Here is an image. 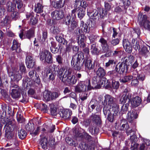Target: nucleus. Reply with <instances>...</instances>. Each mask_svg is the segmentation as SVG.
I'll return each instance as SVG.
<instances>
[{
	"label": "nucleus",
	"mask_w": 150,
	"mask_h": 150,
	"mask_svg": "<svg viewBox=\"0 0 150 150\" xmlns=\"http://www.w3.org/2000/svg\"><path fill=\"white\" fill-rule=\"evenodd\" d=\"M122 2L125 9H127L131 4L129 0H122Z\"/></svg>",
	"instance_id": "60"
},
{
	"label": "nucleus",
	"mask_w": 150,
	"mask_h": 150,
	"mask_svg": "<svg viewBox=\"0 0 150 150\" xmlns=\"http://www.w3.org/2000/svg\"><path fill=\"white\" fill-rule=\"evenodd\" d=\"M80 29H77L76 33L77 35L76 40L79 45L81 47L83 48L85 46L84 40L85 37L84 35L82 34V32L87 33L89 32L88 26L87 24H84L83 21H81Z\"/></svg>",
	"instance_id": "4"
},
{
	"label": "nucleus",
	"mask_w": 150,
	"mask_h": 150,
	"mask_svg": "<svg viewBox=\"0 0 150 150\" xmlns=\"http://www.w3.org/2000/svg\"><path fill=\"white\" fill-rule=\"evenodd\" d=\"M91 120L96 124L99 125L101 123L100 117L99 115H92L90 117Z\"/></svg>",
	"instance_id": "30"
},
{
	"label": "nucleus",
	"mask_w": 150,
	"mask_h": 150,
	"mask_svg": "<svg viewBox=\"0 0 150 150\" xmlns=\"http://www.w3.org/2000/svg\"><path fill=\"white\" fill-rule=\"evenodd\" d=\"M129 106V104L128 103L123 105L121 107V112L122 113H125L127 111Z\"/></svg>",
	"instance_id": "58"
},
{
	"label": "nucleus",
	"mask_w": 150,
	"mask_h": 150,
	"mask_svg": "<svg viewBox=\"0 0 150 150\" xmlns=\"http://www.w3.org/2000/svg\"><path fill=\"white\" fill-rule=\"evenodd\" d=\"M91 53L94 55L98 54L99 53L98 48L96 46L95 44H93L91 45Z\"/></svg>",
	"instance_id": "43"
},
{
	"label": "nucleus",
	"mask_w": 150,
	"mask_h": 150,
	"mask_svg": "<svg viewBox=\"0 0 150 150\" xmlns=\"http://www.w3.org/2000/svg\"><path fill=\"white\" fill-rule=\"evenodd\" d=\"M123 45L125 51L127 52L130 53L132 51V47L130 43L127 39H124L123 40Z\"/></svg>",
	"instance_id": "23"
},
{
	"label": "nucleus",
	"mask_w": 150,
	"mask_h": 150,
	"mask_svg": "<svg viewBox=\"0 0 150 150\" xmlns=\"http://www.w3.org/2000/svg\"><path fill=\"white\" fill-rule=\"evenodd\" d=\"M96 73L97 76L103 79H105L104 77L105 75V71L103 68L100 67L97 70Z\"/></svg>",
	"instance_id": "26"
},
{
	"label": "nucleus",
	"mask_w": 150,
	"mask_h": 150,
	"mask_svg": "<svg viewBox=\"0 0 150 150\" xmlns=\"http://www.w3.org/2000/svg\"><path fill=\"white\" fill-rule=\"evenodd\" d=\"M52 5L54 7L56 8H59L62 7L63 6V3L61 0H60L58 1L52 2Z\"/></svg>",
	"instance_id": "44"
},
{
	"label": "nucleus",
	"mask_w": 150,
	"mask_h": 150,
	"mask_svg": "<svg viewBox=\"0 0 150 150\" xmlns=\"http://www.w3.org/2000/svg\"><path fill=\"white\" fill-rule=\"evenodd\" d=\"M83 58V54L81 52H79L72 56L71 64L74 69L80 70L83 67V64H84L86 69L91 70L94 68V65L92 64V61L90 60H84L83 62H81V60Z\"/></svg>",
	"instance_id": "2"
},
{
	"label": "nucleus",
	"mask_w": 150,
	"mask_h": 150,
	"mask_svg": "<svg viewBox=\"0 0 150 150\" xmlns=\"http://www.w3.org/2000/svg\"><path fill=\"white\" fill-rule=\"evenodd\" d=\"M10 83V91H11L21 89L20 87L17 84H16L13 81H11Z\"/></svg>",
	"instance_id": "36"
},
{
	"label": "nucleus",
	"mask_w": 150,
	"mask_h": 150,
	"mask_svg": "<svg viewBox=\"0 0 150 150\" xmlns=\"http://www.w3.org/2000/svg\"><path fill=\"white\" fill-rule=\"evenodd\" d=\"M6 136L8 137L10 135V132L13 130H17L18 127L14 121L9 120L4 126Z\"/></svg>",
	"instance_id": "9"
},
{
	"label": "nucleus",
	"mask_w": 150,
	"mask_h": 150,
	"mask_svg": "<svg viewBox=\"0 0 150 150\" xmlns=\"http://www.w3.org/2000/svg\"><path fill=\"white\" fill-rule=\"evenodd\" d=\"M138 20L141 26H143L145 30L150 31V21L147 20L146 15H142L139 13L138 15Z\"/></svg>",
	"instance_id": "10"
},
{
	"label": "nucleus",
	"mask_w": 150,
	"mask_h": 150,
	"mask_svg": "<svg viewBox=\"0 0 150 150\" xmlns=\"http://www.w3.org/2000/svg\"><path fill=\"white\" fill-rule=\"evenodd\" d=\"M128 69V66L125 62H123L121 63H119L116 65L114 71H110L108 72L109 75H116L117 74L115 73V71L120 74H122L126 70L127 71Z\"/></svg>",
	"instance_id": "6"
},
{
	"label": "nucleus",
	"mask_w": 150,
	"mask_h": 150,
	"mask_svg": "<svg viewBox=\"0 0 150 150\" xmlns=\"http://www.w3.org/2000/svg\"><path fill=\"white\" fill-rule=\"evenodd\" d=\"M25 67L24 64L22 63L20 64L19 65V70L22 73L25 72Z\"/></svg>",
	"instance_id": "63"
},
{
	"label": "nucleus",
	"mask_w": 150,
	"mask_h": 150,
	"mask_svg": "<svg viewBox=\"0 0 150 150\" xmlns=\"http://www.w3.org/2000/svg\"><path fill=\"white\" fill-rule=\"evenodd\" d=\"M50 30L54 34H58L60 32V30L59 28L54 25L51 28Z\"/></svg>",
	"instance_id": "52"
},
{
	"label": "nucleus",
	"mask_w": 150,
	"mask_h": 150,
	"mask_svg": "<svg viewBox=\"0 0 150 150\" xmlns=\"http://www.w3.org/2000/svg\"><path fill=\"white\" fill-rule=\"evenodd\" d=\"M99 10L100 11L99 14L100 18H104L106 17L107 13V10L103 9H100Z\"/></svg>",
	"instance_id": "50"
},
{
	"label": "nucleus",
	"mask_w": 150,
	"mask_h": 150,
	"mask_svg": "<svg viewBox=\"0 0 150 150\" xmlns=\"http://www.w3.org/2000/svg\"><path fill=\"white\" fill-rule=\"evenodd\" d=\"M72 73H71L69 74L66 79V81L68 83L71 85L75 84L77 81L75 76L72 75Z\"/></svg>",
	"instance_id": "22"
},
{
	"label": "nucleus",
	"mask_w": 150,
	"mask_h": 150,
	"mask_svg": "<svg viewBox=\"0 0 150 150\" xmlns=\"http://www.w3.org/2000/svg\"><path fill=\"white\" fill-rule=\"evenodd\" d=\"M116 64V62L114 59H109L108 62L105 63V67H108L112 65L113 64Z\"/></svg>",
	"instance_id": "54"
},
{
	"label": "nucleus",
	"mask_w": 150,
	"mask_h": 150,
	"mask_svg": "<svg viewBox=\"0 0 150 150\" xmlns=\"http://www.w3.org/2000/svg\"><path fill=\"white\" fill-rule=\"evenodd\" d=\"M25 63L27 67L32 68L35 65L34 59L31 55H28L26 57Z\"/></svg>",
	"instance_id": "17"
},
{
	"label": "nucleus",
	"mask_w": 150,
	"mask_h": 150,
	"mask_svg": "<svg viewBox=\"0 0 150 150\" xmlns=\"http://www.w3.org/2000/svg\"><path fill=\"white\" fill-rule=\"evenodd\" d=\"M21 90H17L12 91L11 92V95L12 97L14 98H18L21 96Z\"/></svg>",
	"instance_id": "40"
},
{
	"label": "nucleus",
	"mask_w": 150,
	"mask_h": 150,
	"mask_svg": "<svg viewBox=\"0 0 150 150\" xmlns=\"http://www.w3.org/2000/svg\"><path fill=\"white\" fill-rule=\"evenodd\" d=\"M20 44L16 40H14L13 41V45L11 47L12 50H16L20 46Z\"/></svg>",
	"instance_id": "45"
},
{
	"label": "nucleus",
	"mask_w": 150,
	"mask_h": 150,
	"mask_svg": "<svg viewBox=\"0 0 150 150\" xmlns=\"http://www.w3.org/2000/svg\"><path fill=\"white\" fill-rule=\"evenodd\" d=\"M40 59L42 61L48 63H52V56L51 53L46 50H44L40 53Z\"/></svg>",
	"instance_id": "12"
},
{
	"label": "nucleus",
	"mask_w": 150,
	"mask_h": 150,
	"mask_svg": "<svg viewBox=\"0 0 150 150\" xmlns=\"http://www.w3.org/2000/svg\"><path fill=\"white\" fill-rule=\"evenodd\" d=\"M134 61V57L132 55H130L127 57H125L123 59V62L126 64L129 65L132 64Z\"/></svg>",
	"instance_id": "31"
},
{
	"label": "nucleus",
	"mask_w": 150,
	"mask_h": 150,
	"mask_svg": "<svg viewBox=\"0 0 150 150\" xmlns=\"http://www.w3.org/2000/svg\"><path fill=\"white\" fill-rule=\"evenodd\" d=\"M67 143L69 145L71 146H75L76 145V142L70 137H68L66 139Z\"/></svg>",
	"instance_id": "47"
},
{
	"label": "nucleus",
	"mask_w": 150,
	"mask_h": 150,
	"mask_svg": "<svg viewBox=\"0 0 150 150\" xmlns=\"http://www.w3.org/2000/svg\"><path fill=\"white\" fill-rule=\"evenodd\" d=\"M96 105L95 100H92L89 103V106H90L92 110L95 109Z\"/></svg>",
	"instance_id": "62"
},
{
	"label": "nucleus",
	"mask_w": 150,
	"mask_h": 150,
	"mask_svg": "<svg viewBox=\"0 0 150 150\" xmlns=\"http://www.w3.org/2000/svg\"><path fill=\"white\" fill-rule=\"evenodd\" d=\"M138 114L136 111L133 109L132 110L129 111L127 114V119L130 122L134 119H136Z\"/></svg>",
	"instance_id": "19"
},
{
	"label": "nucleus",
	"mask_w": 150,
	"mask_h": 150,
	"mask_svg": "<svg viewBox=\"0 0 150 150\" xmlns=\"http://www.w3.org/2000/svg\"><path fill=\"white\" fill-rule=\"evenodd\" d=\"M30 79L28 77H25L24 78L23 80V83L24 86H26V87H28L29 86H31L33 84L30 82Z\"/></svg>",
	"instance_id": "42"
},
{
	"label": "nucleus",
	"mask_w": 150,
	"mask_h": 150,
	"mask_svg": "<svg viewBox=\"0 0 150 150\" xmlns=\"http://www.w3.org/2000/svg\"><path fill=\"white\" fill-rule=\"evenodd\" d=\"M18 136L20 139H24L27 136V133L23 129H21L18 132Z\"/></svg>",
	"instance_id": "46"
},
{
	"label": "nucleus",
	"mask_w": 150,
	"mask_h": 150,
	"mask_svg": "<svg viewBox=\"0 0 150 150\" xmlns=\"http://www.w3.org/2000/svg\"><path fill=\"white\" fill-rule=\"evenodd\" d=\"M139 55L144 57L145 58H147L150 55V53L147 50V48L145 46L143 47L139 51Z\"/></svg>",
	"instance_id": "24"
},
{
	"label": "nucleus",
	"mask_w": 150,
	"mask_h": 150,
	"mask_svg": "<svg viewBox=\"0 0 150 150\" xmlns=\"http://www.w3.org/2000/svg\"><path fill=\"white\" fill-rule=\"evenodd\" d=\"M72 114V111L69 109L61 110L59 112L60 117L65 120L69 119Z\"/></svg>",
	"instance_id": "14"
},
{
	"label": "nucleus",
	"mask_w": 150,
	"mask_h": 150,
	"mask_svg": "<svg viewBox=\"0 0 150 150\" xmlns=\"http://www.w3.org/2000/svg\"><path fill=\"white\" fill-rule=\"evenodd\" d=\"M76 9H74L71 11V15L70 14H68L65 19L66 24L67 25H69L71 23V19L72 18V19H74L76 17Z\"/></svg>",
	"instance_id": "21"
},
{
	"label": "nucleus",
	"mask_w": 150,
	"mask_h": 150,
	"mask_svg": "<svg viewBox=\"0 0 150 150\" xmlns=\"http://www.w3.org/2000/svg\"><path fill=\"white\" fill-rule=\"evenodd\" d=\"M35 11L37 13H42L43 11V6L40 3H38L35 6Z\"/></svg>",
	"instance_id": "34"
},
{
	"label": "nucleus",
	"mask_w": 150,
	"mask_h": 150,
	"mask_svg": "<svg viewBox=\"0 0 150 150\" xmlns=\"http://www.w3.org/2000/svg\"><path fill=\"white\" fill-rule=\"evenodd\" d=\"M91 81L88 79L85 81H80L75 87V91L76 93H81L87 91L92 89Z\"/></svg>",
	"instance_id": "5"
},
{
	"label": "nucleus",
	"mask_w": 150,
	"mask_h": 150,
	"mask_svg": "<svg viewBox=\"0 0 150 150\" xmlns=\"http://www.w3.org/2000/svg\"><path fill=\"white\" fill-rule=\"evenodd\" d=\"M69 44L67 45L66 46V50L67 51H69L72 47L71 43L74 42L73 39L72 38L71 39L69 40ZM72 48L73 50L75 51H77L79 50V47L78 46H73L72 47Z\"/></svg>",
	"instance_id": "29"
},
{
	"label": "nucleus",
	"mask_w": 150,
	"mask_h": 150,
	"mask_svg": "<svg viewBox=\"0 0 150 150\" xmlns=\"http://www.w3.org/2000/svg\"><path fill=\"white\" fill-rule=\"evenodd\" d=\"M99 41L103 49H104L107 47L108 45L107 41L104 38H101Z\"/></svg>",
	"instance_id": "49"
},
{
	"label": "nucleus",
	"mask_w": 150,
	"mask_h": 150,
	"mask_svg": "<svg viewBox=\"0 0 150 150\" xmlns=\"http://www.w3.org/2000/svg\"><path fill=\"white\" fill-rule=\"evenodd\" d=\"M16 4H15V8L17 6L18 9L23 8V5L22 2L20 1H16Z\"/></svg>",
	"instance_id": "61"
},
{
	"label": "nucleus",
	"mask_w": 150,
	"mask_h": 150,
	"mask_svg": "<svg viewBox=\"0 0 150 150\" xmlns=\"http://www.w3.org/2000/svg\"><path fill=\"white\" fill-rule=\"evenodd\" d=\"M87 15L91 19L95 21L98 20L100 17L98 11L96 9L92 10V8L91 7H88L87 9Z\"/></svg>",
	"instance_id": "13"
},
{
	"label": "nucleus",
	"mask_w": 150,
	"mask_h": 150,
	"mask_svg": "<svg viewBox=\"0 0 150 150\" xmlns=\"http://www.w3.org/2000/svg\"><path fill=\"white\" fill-rule=\"evenodd\" d=\"M34 71H30L29 73V76L34 82L38 84H39L40 82L39 76L36 73H35V77H34Z\"/></svg>",
	"instance_id": "20"
},
{
	"label": "nucleus",
	"mask_w": 150,
	"mask_h": 150,
	"mask_svg": "<svg viewBox=\"0 0 150 150\" xmlns=\"http://www.w3.org/2000/svg\"><path fill=\"white\" fill-rule=\"evenodd\" d=\"M55 38L59 43L64 45H67V41L62 36L59 35H57L55 36Z\"/></svg>",
	"instance_id": "41"
},
{
	"label": "nucleus",
	"mask_w": 150,
	"mask_h": 150,
	"mask_svg": "<svg viewBox=\"0 0 150 150\" xmlns=\"http://www.w3.org/2000/svg\"><path fill=\"white\" fill-rule=\"evenodd\" d=\"M81 95L80 96V99L83 101L87 99L88 96V93L87 91L82 92Z\"/></svg>",
	"instance_id": "53"
},
{
	"label": "nucleus",
	"mask_w": 150,
	"mask_h": 150,
	"mask_svg": "<svg viewBox=\"0 0 150 150\" xmlns=\"http://www.w3.org/2000/svg\"><path fill=\"white\" fill-rule=\"evenodd\" d=\"M79 147L82 150H86L88 146L87 144L84 142H82L79 144Z\"/></svg>",
	"instance_id": "59"
},
{
	"label": "nucleus",
	"mask_w": 150,
	"mask_h": 150,
	"mask_svg": "<svg viewBox=\"0 0 150 150\" xmlns=\"http://www.w3.org/2000/svg\"><path fill=\"white\" fill-rule=\"evenodd\" d=\"M64 12L62 10L55 11L51 13L52 18L54 20H59L61 19L64 16Z\"/></svg>",
	"instance_id": "16"
},
{
	"label": "nucleus",
	"mask_w": 150,
	"mask_h": 150,
	"mask_svg": "<svg viewBox=\"0 0 150 150\" xmlns=\"http://www.w3.org/2000/svg\"><path fill=\"white\" fill-rule=\"evenodd\" d=\"M38 22V19L34 17H32L30 20L29 24L30 25H35Z\"/></svg>",
	"instance_id": "55"
},
{
	"label": "nucleus",
	"mask_w": 150,
	"mask_h": 150,
	"mask_svg": "<svg viewBox=\"0 0 150 150\" xmlns=\"http://www.w3.org/2000/svg\"><path fill=\"white\" fill-rule=\"evenodd\" d=\"M58 66L53 64L50 66L46 69V71L47 76H49V80H54L56 76V72L57 71Z\"/></svg>",
	"instance_id": "11"
},
{
	"label": "nucleus",
	"mask_w": 150,
	"mask_h": 150,
	"mask_svg": "<svg viewBox=\"0 0 150 150\" xmlns=\"http://www.w3.org/2000/svg\"><path fill=\"white\" fill-rule=\"evenodd\" d=\"M51 92L48 91H45L43 93V100L47 101L52 100Z\"/></svg>",
	"instance_id": "25"
},
{
	"label": "nucleus",
	"mask_w": 150,
	"mask_h": 150,
	"mask_svg": "<svg viewBox=\"0 0 150 150\" xmlns=\"http://www.w3.org/2000/svg\"><path fill=\"white\" fill-rule=\"evenodd\" d=\"M71 22V28L72 30H73L77 27V24L76 22L74 20L72 19Z\"/></svg>",
	"instance_id": "64"
},
{
	"label": "nucleus",
	"mask_w": 150,
	"mask_h": 150,
	"mask_svg": "<svg viewBox=\"0 0 150 150\" xmlns=\"http://www.w3.org/2000/svg\"><path fill=\"white\" fill-rule=\"evenodd\" d=\"M7 6L8 11L12 12L15 8V4L10 1H9L7 3Z\"/></svg>",
	"instance_id": "38"
},
{
	"label": "nucleus",
	"mask_w": 150,
	"mask_h": 150,
	"mask_svg": "<svg viewBox=\"0 0 150 150\" xmlns=\"http://www.w3.org/2000/svg\"><path fill=\"white\" fill-rule=\"evenodd\" d=\"M76 9L78 17L80 19H81L85 15V10L82 8H80L78 10L77 9Z\"/></svg>",
	"instance_id": "33"
},
{
	"label": "nucleus",
	"mask_w": 150,
	"mask_h": 150,
	"mask_svg": "<svg viewBox=\"0 0 150 150\" xmlns=\"http://www.w3.org/2000/svg\"><path fill=\"white\" fill-rule=\"evenodd\" d=\"M58 66L57 69L58 71H57L58 73L57 76L59 78L63 83H65L66 81V78L67 77L69 74L71 73H72V70L71 69H65L64 67H62L59 68V67Z\"/></svg>",
	"instance_id": "8"
},
{
	"label": "nucleus",
	"mask_w": 150,
	"mask_h": 150,
	"mask_svg": "<svg viewBox=\"0 0 150 150\" xmlns=\"http://www.w3.org/2000/svg\"><path fill=\"white\" fill-rule=\"evenodd\" d=\"M132 95L129 93V89L128 88H125L122 93V96L120 100V103L124 104L128 101V103L130 101L131 106L132 107H136L139 106L142 102L140 98L136 96L131 99Z\"/></svg>",
	"instance_id": "3"
},
{
	"label": "nucleus",
	"mask_w": 150,
	"mask_h": 150,
	"mask_svg": "<svg viewBox=\"0 0 150 150\" xmlns=\"http://www.w3.org/2000/svg\"><path fill=\"white\" fill-rule=\"evenodd\" d=\"M120 130H125L129 129V126L127 121L124 119L122 120L121 121Z\"/></svg>",
	"instance_id": "32"
},
{
	"label": "nucleus",
	"mask_w": 150,
	"mask_h": 150,
	"mask_svg": "<svg viewBox=\"0 0 150 150\" xmlns=\"http://www.w3.org/2000/svg\"><path fill=\"white\" fill-rule=\"evenodd\" d=\"M35 31L34 28H32L29 30L26 31L25 33L24 37L25 38L30 39L34 35Z\"/></svg>",
	"instance_id": "27"
},
{
	"label": "nucleus",
	"mask_w": 150,
	"mask_h": 150,
	"mask_svg": "<svg viewBox=\"0 0 150 150\" xmlns=\"http://www.w3.org/2000/svg\"><path fill=\"white\" fill-rule=\"evenodd\" d=\"M8 73L10 76H11V81L18 82L22 78V75L19 74L18 72H17L15 73L10 72L9 70H8Z\"/></svg>",
	"instance_id": "18"
},
{
	"label": "nucleus",
	"mask_w": 150,
	"mask_h": 150,
	"mask_svg": "<svg viewBox=\"0 0 150 150\" xmlns=\"http://www.w3.org/2000/svg\"><path fill=\"white\" fill-rule=\"evenodd\" d=\"M25 127L27 130L31 132L33 131L34 129V127L33 125L30 122H29L25 125Z\"/></svg>",
	"instance_id": "51"
},
{
	"label": "nucleus",
	"mask_w": 150,
	"mask_h": 150,
	"mask_svg": "<svg viewBox=\"0 0 150 150\" xmlns=\"http://www.w3.org/2000/svg\"><path fill=\"white\" fill-rule=\"evenodd\" d=\"M47 139L46 138H44L42 139L40 141V144L42 148L44 149H45L47 148Z\"/></svg>",
	"instance_id": "48"
},
{
	"label": "nucleus",
	"mask_w": 150,
	"mask_h": 150,
	"mask_svg": "<svg viewBox=\"0 0 150 150\" xmlns=\"http://www.w3.org/2000/svg\"><path fill=\"white\" fill-rule=\"evenodd\" d=\"M47 33L46 31H43L42 35H40L38 38V39L40 42H45L47 38Z\"/></svg>",
	"instance_id": "35"
},
{
	"label": "nucleus",
	"mask_w": 150,
	"mask_h": 150,
	"mask_svg": "<svg viewBox=\"0 0 150 150\" xmlns=\"http://www.w3.org/2000/svg\"><path fill=\"white\" fill-rule=\"evenodd\" d=\"M19 17V14L17 12H13L11 15V18L14 20H16Z\"/></svg>",
	"instance_id": "56"
},
{
	"label": "nucleus",
	"mask_w": 150,
	"mask_h": 150,
	"mask_svg": "<svg viewBox=\"0 0 150 150\" xmlns=\"http://www.w3.org/2000/svg\"><path fill=\"white\" fill-rule=\"evenodd\" d=\"M133 78V76L128 75L125 76L120 79V82L122 83H125L129 81Z\"/></svg>",
	"instance_id": "39"
},
{
	"label": "nucleus",
	"mask_w": 150,
	"mask_h": 150,
	"mask_svg": "<svg viewBox=\"0 0 150 150\" xmlns=\"http://www.w3.org/2000/svg\"><path fill=\"white\" fill-rule=\"evenodd\" d=\"M102 102L103 113L105 116L108 115V120L112 122L119 111V105L116 103V99L112 96L106 94Z\"/></svg>",
	"instance_id": "1"
},
{
	"label": "nucleus",
	"mask_w": 150,
	"mask_h": 150,
	"mask_svg": "<svg viewBox=\"0 0 150 150\" xmlns=\"http://www.w3.org/2000/svg\"><path fill=\"white\" fill-rule=\"evenodd\" d=\"M51 45L50 47L51 52L53 53H56L58 51V48L56 47V44L55 42L52 41L51 42Z\"/></svg>",
	"instance_id": "37"
},
{
	"label": "nucleus",
	"mask_w": 150,
	"mask_h": 150,
	"mask_svg": "<svg viewBox=\"0 0 150 150\" xmlns=\"http://www.w3.org/2000/svg\"><path fill=\"white\" fill-rule=\"evenodd\" d=\"M129 140L131 143V150H138V144L136 143L137 141V138L134 135L130 136Z\"/></svg>",
	"instance_id": "15"
},
{
	"label": "nucleus",
	"mask_w": 150,
	"mask_h": 150,
	"mask_svg": "<svg viewBox=\"0 0 150 150\" xmlns=\"http://www.w3.org/2000/svg\"><path fill=\"white\" fill-rule=\"evenodd\" d=\"M106 80L103 79L99 77L94 76L92 78L91 86L93 87L92 89L94 88H100L102 87L107 86L106 85Z\"/></svg>",
	"instance_id": "7"
},
{
	"label": "nucleus",
	"mask_w": 150,
	"mask_h": 150,
	"mask_svg": "<svg viewBox=\"0 0 150 150\" xmlns=\"http://www.w3.org/2000/svg\"><path fill=\"white\" fill-rule=\"evenodd\" d=\"M133 78L137 79L139 81H143L145 79V76L144 74H138L137 71H134L133 74Z\"/></svg>",
	"instance_id": "28"
},
{
	"label": "nucleus",
	"mask_w": 150,
	"mask_h": 150,
	"mask_svg": "<svg viewBox=\"0 0 150 150\" xmlns=\"http://www.w3.org/2000/svg\"><path fill=\"white\" fill-rule=\"evenodd\" d=\"M119 85V81H116L114 80L112 81V86L113 88L117 89L118 88Z\"/></svg>",
	"instance_id": "57"
}]
</instances>
